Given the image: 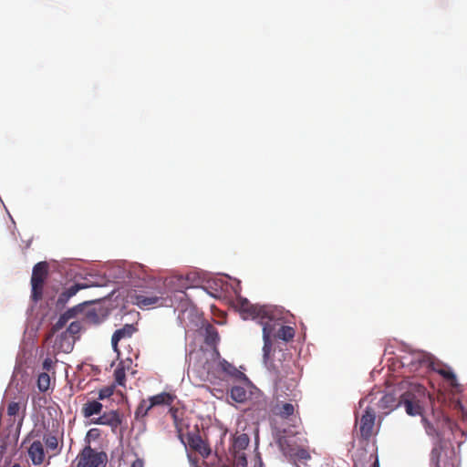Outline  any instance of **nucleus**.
I'll list each match as a JSON object with an SVG mask.
<instances>
[{
	"label": "nucleus",
	"mask_w": 467,
	"mask_h": 467,
	"mask_svg": "<svg viewBox=\"0 0 467 467\" xmlns=\"http://www.w3.org/2000/svg\"><path fill=\"white\" fill-rule=\"evenodd\" d=\"M421 420L426 433L435 439L437 442H441L446 431H450L452 432L455 427V423L443 415L435 419L434 422L430 421L425 417H422Z\"/></svg>",
	"instance_id": "20e7f679"
},
{
	"label": "nucleus",
	"mask_w": 467,
	"mask_h": 467,
	"mask_svg": "<svg viewBox=\"0 0 467 467\" xmlns=\"http://www.w3.org/2000/svg\"><path fill=\"white\" fill-rule=\"evenodd\" d=\"M11 467H21V466H20V464H18V463H15V464H13Z\"/></svg>",
	"instance_id": "58836bf2"
},
{
	"label": "nucleus",
	"mask_w": 467,
	"mask_h": 467,
	"mask_svg": "<svg viewBox=\"0 0 467 467\" xmlns=\"http://www.w3.org/2000/svg\"><path fill=\"white\" fill-rule=\"evenodd\" d=\"M27 399L20 397L17 401H11L7 406V415L10 417L18 416L22 413L21 420H23L26 413Z\"/></svg>",
	"instance_id": "aec40b11"
},
{
	"label": "nucleus",
	"mask_w": 467,
	"mask_h": 467,
	"mask_svg": "<svg viewBox=\"0 0 467 467\" xmlns=\"http://www.w3.org/2000/svg\"><path fill=\"white\" fill-rule=\"evenodd\" d=\"M83 311V304H78L69 309H67L65 313L60 315L57 321L52 326L51 333L56 334L63 327L67 326V324L73 318L77 317L78 314Z\"/></svg>",
	"instance_id": "9d476101"
},
{
	"label": "nucleus",
	"mask_w": 467,
	"mask_h": 467,
	"mask_svg": "<svg viewBox=\"0 0 467 467\" xmlns=\"http://www.w3.org/2000/svg\"><path fill=\"white\" fill-rule=\"evenodd\" d=\"M133 303L140 308H150L164 305V297L161 291L142 292L133 296Z\"/></svg>",
	"instance_id": "6e6552de"
},
{
	"label": "nucleus",
	"mask_w": 467,
	"mask_h": 467,
	"mask_svg": "<svg viewBox=\"0 0 467 467\" xmlns=\"http://www.w3.org/2000/svg\"><path fill=\"white\" fill-rule=\"evenodd\" d=\"M371 467H379V460H378L377 457H376V459H375V461H374V462H373Z\"/></svg>",
	"instance_id": "4c0bfd02"
},
{
	"label": "nucleus",
	"mask_w": 467,
	"mask_h": 467,
	"mask_svg": "<svg viewBox=\"0 0 467 467\" xmlns=\"http://www.w3.org/2000/svg\"><path fill=\"white\" fill-rule=\"evenodd\" d=\"M222 467H229V466L224 464V465H223Z\"/></svg>",
	"instance_id": "ea45409f"
},
{
	"label": "nucleus",
	"mask_w": 467,
	"mask_h": 467,
	"mask_svg": "<svg viewBox=\"0 0 467 467\" xmlns=\"http://www.w3.org/2000/svg\"><path fill=\"white\" fill-rule=\"evenodd\" d=\"M51 384V377L47 372H41L37 376L36 386L40 392H47Z\"/></svg>",
	"instance_id": "5701e85b"
},
{
	"label": "nucleus",
	"mask_w": 467,
	"mask_h": 467,
	"mask_svg": "<svg viewBox=\"0 0 467 467\" xmlns=\"http://www.w3.org/2000/svg\"><path fill=\"white\" fill-rule=\"evenodd\" d=\"M82 329V324L80 321L76 320L70 322L66 331L62 334V337H67V336L70 337H75Z\"/></svg>",
	"instance_id": "bb28decb"
},
{
	"label": "nucleus",
	"mask_w": 467,
	"mask_h": 467,
	"mask_svg": "<svg viewBox=\"0 0 467 467\" xmlns=\"http://www.w3.org/2000/svg\"><path fill=\"white\" fill-rule=\"evenodd\" d=\"M189 458H190V462H191L192 467H200L199 464H198V461L197 460H192L191 458V456H189Z\"/></svg>",
	"instance_id": "c9c22d12"
},
{
	"label": "nucleus",
	"mask_w": 467,
	"mask_h": 467,
	"mask_svg": "<svg viewBox=\"0 0 467 467\" xmlns=\"http://www.w3.org/2000/svg\"><path fill=\"white\" fill-rule=\"evenodd\" d=\"M55 364L56 361H54L51 358H46L42 363L43 372H47L48 374L52 373L55 375Z\"/></svg>",
	"instance_id": "c85d7f7f"
},
{
	"label": "nucleus",
	"mask_w": 467,
	"mask_h": 467,
	"mask_svg": "<svg viewBox=\"0 0 467 467\" xmlns=\"http://www.w3.org/2000/svg\"><path fill=\"white\" fill-rule=\"evenodd\" d=\"M268 403L266 398L263 395L256 397V400L254 402L252 407L247 409L246 412L251 414L255 420H264L266 418L268 413Z\"/></svg>",
	"instance_id": "f8f14e48"
},
{
	"label": "nucleus",
	"mask_w": 467,
	"mask_h": 467,
	"mask_svg": "<svg viewBox=\"0 0 467 467\" xmlns=\"http://www.w3.org/2000/svg\"><path fill=\"white\" fill-rule=\"evenodd\" d=\"M27 454L34 465H41L46 460L44 445L40 441H34L27 449Z\"/></svg>",
	"instance_id": "4468645a"
},
{
	"label": "nucleus",
	"mask_w": 467,
	"mask_h": 467,
	"mask_svg": "<svg viewBox=\"0 0 467 467\" xmlns=\"http://www.w3.org/2000/svg\"><path fill=\"white\" fill-rule=\"evenodd\" d=\"M217 369L223 372L226 376H229L237 380H247V377L244 373L240 371L235 366L229 363L225 359H221L218 362Z\"/></svg>",
	"instance_id": "dca6fc26"
},
{
	"label": "nucleus",
	"mask_w": 467,
	"mask_h": 467,
	"mask_svg": "<svg viewBox=\"0 0 467 467\" xmlns=\"http://www.w3.org/2000/svg\"><path fill=\"white\" fill-rule=\"evenodd\" d=\"M144 463L141 459H136L130 465V467H143Z\"/></svg>",
	"instance_id": "72a5a7b5"
},
{
	"label": "nucleus",
	"mask_w": 467,
	"mask_h": 467,
	"mask_svg": "<svg viewBox=\"0 0 467 467\" xmlns=\"http://www.w3.org/2000/svg\"><path fill=\"white\" fill-rule=\"evenodd\" d=\"M114 379L115 382L119 386H125L126 381V372L125 367L122 362L119 363L117 368L114 370Z\"/></svg>",
	"instance_id": "cd10ccee"
},
{
	"label": "nucleus",
	"mask_w": 467,
	"mask_h": 467,
	"mask_svg": "<svg viewBox=\"0 0 467 467\" xmlns=\"http://www.w3.org/2000/svg\"><path fill=\"white\" fill-rule=\"evenodd\" d=\"M207 332L209 334V338H211L212 341H214L215 338H218V334L213 327H210L207 329Z\"/></svg>",
	"instance_id": "2f4dec72"
},
{
	"label": "nucleus",
	"mask_w": 467,
	"mask_h": 467,
	"mask_svg": "<svg viewBox=\"0 0 467 467\" xmlns=\"http://www.w3.org/2000/svg\"><path fill=\"white\" fill-rule=\"evenodd\" d=\"M436 371L447 380L451 387L456 388L458 386L456 376L450 368H440L436 369Z\"/></svg>",
	"instance_id": "b1692460"
},
{
	"label": "nucleus",
	"mask_w": 467,
	"mask_h": 467,
	"mask_svg": "<svg viewBox=\"0 0 467 467\" xmlns=\"http://www.w3.org/2000/svg\"><path fill=\"white\" fill-rule=\"evenodd\" d=\"M187 441L189 446L203 458H207L211 454L209 445L202 439L199 433H189Z\"/></svg>",
	"instance_id": "ddd939ff"
},
{
	"label": "nucleus",
	"mask_w": 467,
	"mask_h": 467,
	"mask_svg": "<svg viewBox=\"0 0 467 467\" xmlns=\"http://www.w3.org/2000/svg\"><path fill=\"white\" fill-rule=\"evenodd\" d=\"M170 412L172 414L173 418L176 419V412H177V409L171 407L170 409Z\"/></svg>",
	"instance_id": "e433bc0d"
},
{
	"label": "nucleus",
	"mask_w": 467,
	"mask_h": 467,
	"mask_svg": "<svg viewBox=\"0 0 467 467\" xmlns=\"http://www.w3.org/2000/svg\"><path fill=\"white\" fill-rule=\"evenodd\" d=\"M103 405L99 400H88L83 404L81 414L84 418H91L94 415H100Z\"/></svg>",
	"instance_id": "4be33fe9"
},
{
	"label": "nucleus",
	"mask_w": 467,
	"mask_h": 467,
	"mask_svg": "<svg viewBox=\"0 0 467 467\" xmlns=\"http://www.w3.org/2000/svg\"><path fill=\"white\" fill-rule=\"evenodd\" d=\"M136 331V327L133 325L126 324L121 328L117 329L111 337V344L113 349L118 352V343L121 339L130 338Z\"/></svg>",
	"instance_id": "a211bd4d"
},
{
	"label": "nucleus",
	"mask_w": 467,
	"mask_h": 467,
	"mask_svg": "<svg viewBox=\"0 0 467 467\" xmlns=\"http://www.w3.org/2000/svg\"><path fill=\"white\" fill-rule=\"evenodd\" d=\"M431 458L432 460L435 459V467H439V461H438V458H439V451L437 449H433L431 451Z\"/></svg>",
	"instance_id": "473e14b6"
},
{
	"label": "nucleus",
	"mask_w": 467,
	"mask_h": 467,
	"mask_svg": "<svg viewBox=\"0 0 467 467\" xmlns=\"http://www.w3.org/2000/svg\"><path fill=\"white\" fill-rule=\"evenodd\" d=\"M230 395L231 398L238 403L245 401L247 398L246 389L244 387L240 386L233 387L230 390Z\"/></svg>",
	"instance_id": "393cba45"
},
{
	"label": "nucleus",
	"mask_w": 467,
	"mask_h": 467,
	"mask_svg": "<svg viewBox=\"0 0 467 467\" xmlns=\"http://www.w3.org/2000/svg\"><path fill=\"white\" fill-rule=\"evenodd\" d=\"M403 365H405V362H403ZM406 365L410 368V370L417 371L421 368L429 367L430 358L423 353H415L411 355Z\"/></svg>",
	"instance_id": "6ab92c4d"
},
{
	"label": "nucleus",
	"mask_w": 467,
	"mask_h": 467,
	"mask_svg": "<svg viewBox=\"0 0 467 467\" xmlns=\"http://www.w3.org/2000/svg\"><path fill=\"white\" fill-rule=\"evenodd\" d=\"M45 444L47 447V449L50 450H57L58 446V441L56 436L48 435L45 437Z\"/></svg>",
	"instance_id": "c756f323"
},
{
	"label": "nucleus",
	"mask_w": 467,
	"mask_h": 467,
	"mask_svg": "<svg viewBox=\"0 0 467 467\" xmlns=\"http://www.w3.org/2000/svg\"><path fill=\"white\" fill-rule=\"evenodd\" d=\"M376 410L368 406L362 415H356V426L358 425L359 436L362 440L369 441L375 432Z\"/></svg>",
	"instance_id": "423d86ee"
},
{
	"label": "nucleus",
	"mask_w": 467,
	"mask_h": 467,
	"mask_svg": "<svg viewBox=\"0 0 467 467\" xmlns=\"http://www.w3.org/2000/svg\"><path fill=\"white\" fill-rule=\"evenodd\" d=\"M48 275V265L47 262H39L35 265L31 276V299L37 303L43 297L45 281Z\"/></svg>",
	"instance_id": "39448f33"
},
{
	"label": "nucleus",
	"mask_w": 467,
	"mask_h": 467,
	"mask_svg": "<svg viewBox=\"0 0 467 467\" xmlns=\"http://www.w3.org/2000/svg\"><path fill=\"white\" fill-rule=\"evenodd\" d=\"M176 396L169 393V392H161L157 395L151 396L148 399V401H150V407H156V406H171Z\"/></svg>",
	"instance_id": "412c9836"
},
{
	"label": "nucleus",
	"mask_w": 467,
	"mask_h": 467,
	"mask_svg": "<svg viewBox=\"0 0 467 467\" xmlns=\"http://www.w3.org/2000/svg\"><path fill=\"white\" fill-rule=\"evenodd\" d=\"M237 442H240L241 444H247L248 437L245 434H244L237 439Z\"/></svg>",
	"instance_id": "f704fd0d"
},
{
	"label": "nucleus",
	"mask_w": 467,
	"mask_h": 467,
	"mask_svg": "<svg viewBox=\"0 0 467 467\" xmlns=\"http://www.w3.org/2000/svg\"><path fill=\"white\" fill-rule=\"evenodd\" d=\"M295 368V363L292 360H287L282 365L281 369H275L277 390L284 391L285 388L289 391L286 395L294 399L296 397V388L297 384L296 374L294 371Z\"/></svg>",
	"instance_id": "7ed1b4c3"
},
{
	"label": "nucleus",
	"mask_w": 467,
	"mask_h": 467,
	"mask_svg": "<svg viewBox=\"0 0 467 467\" xmlns=\"http://www.w3.org/2000/svg\"><path fill=\"white\" fill-rule=\"evenodd\" d=\"M236 306L239 310L245 315L244 318L258 319L259 323L263 326V339H264V358L267 359L272 349L271 335L278 325L276 321H265L267 317H270L273 308L266 306H258L251 304L246 298L239 297L236 300Z\"/></svg>",
	"instance_id": "f03ea898"
},
{
	"label": "nucleus",
	"mask_w": 467,
	"mask_h": 467,
	"mask_svg": "<svg viewBox=\"0 0 467 467\" xmlns=\"http://www.w3.org/2000/svg\"><path fill=\"white\" fill-rule=\"evenodd\" d=\"M89 287L88 284H74L68 288H66L63 292H61L57 299L56 306L57 308H63L69 299L77 295V293L82 289Z\"/></svg>",
	"instance_id": "2eb2a0df"
},
{
	"label": "nucleus",
	"mask_w": 467,
	"mask_h": 467,
	"mask_svg": "<svg viewBox=\"0 0 467 467\" xmlns=\"http://www.w3.org/2000/svg\"><path fill=\"white\" fill-rule=\"evenodd\" d=\"M272 320L276 321L278 325L275 326V329L274 330L273 334L271 335V338H278L282 339L285 342H288L292 340L295 337V329L290 326H284L280 319L276 317V309H274L271 311L270 317H267L265 321H269L272 324Z\"/></svg>",
	"instance_id": "1a4fd4ad"
},
{
	"label": "nucleus",
	"mask_w": 467,
	"mask_h": 467,
	"mask_svg": "<svg viewBox=\"0 0 467 467\" xmlns=\"http://www.w3.org/2000/svg\"><path fill=\"white\" fill-rule=\"evenodd\" d=\"M106 461L105 452H97L87 446L77 458V467H105Z\"/></svg>",
	"instance_id": "0eeeda50"
},
{
	"label": "nucleus",
	"mask_w": 467,
	"mask_h": 467,
	"mask_svg": "<svg viewBox=\"0 0 467 467\" xmlns=\"http://www.w3.org/2000/svg\"><path fill=\"white\" fill-rule=\"evenodd\" d=\"M271 412L282 419H287L295 412V406L291 402L276 400L270 408Z\"/></svg>",
	"instance_id": "f3484780"
},
{
	"label": "nucleus",
	"mask_w": 467,
	"mask_h": 467,
	"mask_svg": "<svg viewBox=\"0 0 467 467\" xmlns=\"http://www.w3.org/2000/svg\"><path fill=\"white\" fill-rule=\"evenodd\" d=\"M430 400L426 389L419 384H411L408 390L400 395V400L392 394H385L379 400V407L382 409H392L402 406L410 416L422 415L424 405Z\"/></svg>",
	"instance_id": "f257e3e1"
},
{
	"label": "nucleus",
	"mask_w": 467,
	"mask_h": 467,
	"mask_svg": "<svg viewBox=\"0 0 467 467\" xmlns=\"http://www.w3.org/2000/svg\"><path fill=\"white\" fill-rule=\"evenodd\" d=\"M113 394V390L109 388H105L99 390V400H104L106 398L110 397Z\"/></svg>",
	"instance_id": "7c9ffc66"
},
{
	"label": "nucleus",
	"mask_w": 467,
	"mask_h": 467,
	"mask_svg": "<svg viewBox=\"0 0 467 467\" xmlns=\"http://www.w3.org/2000/svg\"><path fill=\"white\" fill-rule=\"evenodd\" d=\"M92 423L99 425H107L111 428L113 431L121 424V419L118 410H109L100 414L97 419H93Z\"/></svg>",
	"instance_id": "9b49d317"
},
{
	"label": "nucleus",
	"mask_w": 467,
	"mask_h": 467,
	"mask_svg": "<svg viewBox=\"0 0 467 467\" xmlns=\"http://www.w3.org/2000/svg\"><path fill=\"white\" fill-rule=\"evenodd\" d=\"M152 409V407H150V401L148 400H142L135 410V419L136 420H142L144 419L149 411Z\"/></svg>",
	"instance_id": "a878e982"
}]
</instances>
